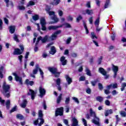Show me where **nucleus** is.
<instances>
[{
  "instance_id": "obj_17",
  "label": "nucleus",
  "mask_w": 126,
  "mask_h": 126,
  "mask_svg": "<svg viewBox=\"0 0 126 126\" xmlns=\"http://www.w3.org/2000/svg\"><path fill=\"white\" fill-rule=\"evenodd\" d=\"M72 126H78V121L75 117L72 119Z\"/></svg>"
},
{
  "instance_id": "obj_59",
  "label": "nucleus",
  "mask_w": 126,
  "mask_h": 126,
  "mask_svg": "<svg viewBox=\"0 0 126 126\" xmlns=\"http://www.w3.org/2000/svg\"><path fill=\"white\" fill-rule=\"evenodd\" d=\"M105 103L107 106H110L111 102H110V101H109V100H106L105 101Z\"/></svg>"
},
{
  "instance_id": "obj_19",
  "label": "nucleus",
  "mask_w": 126,
  "mask_h": 126,
  "mask_svg": "<svg viewBox=\"0 0 126 126\" xmlns=\"http://www.w3.org/2000/svg\"><path fill=\"white\" fill-rule=\"evenodd\" d=\"M65 77L66 78V80L67 82L68 85L71 84V82H72V79H71V78H70L68 75H66L65 76Z\"/></svg>"
},
{
  "instance_id": "obj_48",
  "label": "nucleus",
  "mask_w": 126,
  "mask_h": 126,
  "mask_svg": "<svg viewBox=\"0 0 126 126\" xmlns=\"http://www.w3.org/2000/svg\"><path fill=\"white\" fill-rule=\"evenodd\" d=\"M46 11H47V13L50 11L51 10V6H49L48 5H46L45 8Z\"/></svg>"
},
{
  "instance_id": "obj_64",
  "label": "nucleus",
  "mask_w": 126,
  "mask_h": 126,
  "mask_svg": "<svg viewBox=\"0 0 126 126\" xmlns=\"http://www.w3.org/2000/svg\"><path fill=\"white\" fill-rule=\"evenodd\" d=\"M69 101H70L69 97H66L65 101V104H68V103H69Z\"/></svg>"
},
{
  "instance_id": "obj_5",
  "label": "nucleus",
  "mask_w": 126,
  "mask_h": 126,
  "mask_svg": "<svg viewBox=\"0 0 126 126\" xmlns=\"http://www.w3.org/2000/svg\"><path fill=\"white\" fill-rule=\"evenodd\" d=\"M19 47L21 49H19V48H16L15 49V50L13 52V55H21L22 53H23V51H24V47L22 45H20Z\"/></svg>"
},
{
  "instance_id": "obj_7",
  "label": "nucleus",
  "mask_w": 126,
  "mask_h": 126,
  "mask_svg": "<svg viewBox=\"0 0 126 126\" xmlns=\"http://www.w3.org/2000/svg\"><path fill=\"white\" fill-rule=\"evenodd\" d=\"M12 75H14V76L15 77V79L16 81H17V82H19V84H20L21 85H22V84H23V83L22 82V77L18 76V75H17V73H16V72L13 73Z\"/></svg>"
},
{
  "instance_id": "obj_6",
  "label": "nucleus",
  "mask_w": 126,
  "mask_h": 126,
  "mask_svg": "<svg viewBox=\"0 0 126 126\" xmlns=\"http://www.w3.org/2000/svg\"><path fill=\"white\" fill-rule=\"evenodd\" d=\"M48 70L50 72H52L53 74H55L56 77H59L61 73L58 72V69L55 67H48Z\"/></svg>"
},
{
  "instance_id": "obj_63",
  "label": "nucleus",
  "mask_w": 126,
  "mask_h": 126,
  "mask_svg": "<svg viewBox=\"0 0 126 126\" xmlns=\"http://www.w3.org/2000/svg\"><path fill=\"white\" fill-rule=\"evenodd\" d=\"M85 80V77L81 76L79 78V81H84Z\"/></svg>"
},
{
  "instance_id": "obj_15",
  "label": "nucleus",
  "mask_w": 126,
  "mask_h": 126,
  "mask_svg": "<svg viewBox=\"0 0 126 126\" xmlns=\"http://www.w3.org/2000/svg\"><path fill=\"white\" fill-rule=\"evenodd\" d=\"M61 27H63V26H50L48 27V29L49 31L51 30H57L58 28H61Z\"/></svg>"
},
{
  "instance_id": "obj_4",
  "label": "nucleus",
  "mask_w": 126,
  "mask_h": 126,
  "mask_svg": "<svg viewBox=\"0 0 126 126\" xmlns=\"http://www.w3.org/2000/svg\"><path fill=\"white\" fill-rule=\"evenodd\" d=\"M50 16H51V18L52 20H54V22L50 23L51 24H53L54 23H57V22H59V18L57 17V16L55 15V13L54 11H49V12H47Z\"/></svg>"
},
{
  "instance_id": "obj_35",
  "label": "nucleus",
  "mask_w": 126,
  "mask_h": 126,
  "mask_svg": "<svg viewBox=\"0 0 126 126\" xmlns=\"http://www.w3.org/2000/svg\"><path fill=\"white\" fill-rule=\"evenodd\" d=\"M109 3H110V0H106L104 5L105 8H108V6H109Z\"/></svg>"
},
{
  "instance_id": "obj_16",
  "label": "nucleus",
  "mask_w": 126,
  "mask_h": 126,
  "mask_svg": "<svg viewBox=\"0 0 126 126\" xmlns=\"http://www.w3.org/2000/svg\"><path fill=\"white\" fill-rule=\"evenodd\" d=\"M60 62L62 65H66V63H67V61H66V60H65V57H64V56H62L60 58Z\"/></svg>"
},
{
  "instance_id": "obj_43",
  "label": "nucleus",
  "mask_w": 126,
  "mask_h": 126,
  "mask_svg": "<svg viewBox=\"0 0 126 126\" xmlns=\"http://www.w3.org/2000/svg\"><path fill=\"white\" fill-rule=\"evenodd\" d=\"M58 14L59 16L62 17L63 15V12L62 10H58Z\"/></svg>"
},
{
  "instance_id": "obj_30",
  "label": "nucleus",
  "mask_w": 126,
  "mask_h": 126,
  "mask_svg": "<svg viewBox=\"0 0 126 126\" xmlns=\"http://www.w3.org/2000/svg\"><path fill=\"white\" fill-rule=\"evenodd\" d=\"M100 23V18H97L94 22V25L96 27L99 26V23Z\"/></svg>"
},
{
  "instance_id": "obj_61",
  "label": "nucleus",
  "mask_w": 126,
  "mask_h": 126,
  "mask_svg": "<svg viewBox=\"0 0 126 126\" xmlns=\"http://www.w3.org/2000/svg\"><path fill=\"white\" fill-rule=\"evenodd\" d=\"M89 21L90 22V23L91 24H92V23H93V17H91L89 19Z\"/></svg>"
},
{
  "instance_id": "obj_45",
  "label": "nucleus",
  "mask_w": 126,
  "mask_h": 126,
  "mask_svg": "<svg viewBox=\"0 0 126 126\" xmlns=\"http://www.w3.org/2000/svg\"><path fill=\"white\" fill-rule=\"evenodd\" d=\"M4 102H5V100L2 99L1 97H0V103L1 105H3V106H4Z\"/></svg>"
},
{
  "instance_id": "obj_60",
  "label": "nucleus",
  "mask_w": 126,
  "mask_h": 126,
  "mask_svg": "<svg viewBox=\"0 0 126 126\" xmlns=\"http://www.w3.org/2000/svg\"><path fill=\"white\" fill-rule=\"evenodd\" d=\"M70 41H71V37H69L66 40V44H69L70 43Z\"/></svg>"
},
{
  "instance_id": "obj_22",
  "label": "nucleus",
  "mask_w": 126,
  "mask_h": 126,
  "mask_svg": "<svg viewBox=\"0 0 126 126\" xmlns=\"http://www.w3.org/2000/svg\"><path fill=\"white\" fill-rule=\"evenodd\" d=\"M39 69L40 67H39V65H36L35 69L33 70V74H37V72H38V70H39Z\"/></svg>"
},
{
  "instance_id": "obj_38",
  "label": "nucleus",
  "mask_w": 126,
  "mask_h": 126,
  "mask_svg": "<svg viewBox=\"0 0 126 126\" xmlns=\"http://www.w3.org/2000/svg\"><path fill=\"white\" fill-rule=\"evenodd\" d=\"M18 8L19 10H24L25 9V7L23 5H19Z\"/></svg>"
},
{
  "instance_id": "obj_47",
  "label": "nucleus",
  "mask_w": 126,
  "mask_h": 126,
  "mask_svg": "<svg viewBox=\"0 0 126 126\" xmlns=\"http://www.w3.org/2000/svg\"><path fill=\"white\" fill-rule=\"evenodd\" d=\"M40 74L42 78H44V72L42 71V69L39 68Z\"/></svg>"
},
{
  "instance_id": "obj_27",
  "label": "nucleus",
  "mask_w": 126,
  "mask_h": 126,
  "mask_svg": "<svg viewBox=\"0 0 126 126\" xmlns=\"http://www.w3.org/2000/svg\"><path fill=\"white\" fill-rule=\"evenodd\" d=\"M4 67L3 66H1L0 67V78H2L3 77V75L2 74V71H3V69Z\"/></svg>"
},
{
  "instance_id": "obj_21",
  "label": "nucleus",
  "mask_w": 126,
  "mask_h": 126,
  "mask_svg": "<svg viewBox=\"0 0 126 126\" xmlns=\"http://www.w3.org/2000/svg\"><path fill=\"white\" fill-rule=\"evenodd\" d=\"M27 105V100L26 99H24L23 101V102L20 104V106L22 108H26V105Z\"/></svg>"
},
{
  "instance_id": "obj_57",
  "label": "nucleus",
  "mask_w": 126,
  "mask_h": 126,
  "mask_svg": "<svg viewBox=\"0 0 126 126\" xmlns=\"http://www.w3.org/2000/svg\"><path fill=\"white\" fill-rule=\"evenodd\" d=\"M98 88L99 90H103V85H102V84L98 83Z\"/></svg>"
},
{
  "instance_id": "obj_49",
  "label": "nucleus",
  "mask_w": 126,
  "mask_h": 126,
  "mask_svg": "<svg viewBox=\"0 0 126 126\" xmlns=\"http://www.w3.org/2000/svg\"><path fill=\"white\" fill-rule=\"evenodd\" d=\"M82 19V16L81 15H79L76 19V22H79L80 20Z\"/></svg>"
},
{
  "instance_id": "obj_36",
  "label": "nucleus",
  "mask_w": 126,
  "mask_h": 126,
  "mask_svg": "<svg viewBox=\"0 0 126 126\" xmlns=\"http://www.w3.org/2000/svg\"><path fill=\"white\" fill-rule=\"evenodd\" d=\"M126 87V83H123L122 85V88L121 89V91H124L125 90V88Z\"/></svg>"
},
{
  "instance_id": "obj_20",
  "label": "nucleus",
  "mask_w": 126,
  "mask_h": 126,
  "mask_svg": "<svg viewBox=\"0 0 126 126\" xmlns=\"http://www.w3.org/2000/svg\"><path fill=\"white\" fill-rule=\"evenodd\" d=\"M99 72L102 74V75H106V74H107V72L102 67L99 68Z\"/></svg>"
},
{
  "instance_id": "obj_55",
  "label": "nucleus",
  "mask_w": 126,
  "mask_h": 126,
  "mask_svg": "<svg viewBox=\"0 0 126 126\" xmlns=\"http://www.w3.org/2000/svg\"><path fill=\"white\" fill-rule=\"evenodd\" d=\"M14 40H15V41H16V42H19V40L18 39V37H17V35H15L14 36Z\"/></svg>"
},
{
  "instance_id": "obj_52",
  "label": "nucleus",
  "mask_w": 126,
  "mask_h": 126,
  "mask_svg": "<svg viewBox=\"0 0 126 126\" xmlns=\"http://www.w3.org/2000/svg\"><path fill=\"white\" fill-rule=\"evenodd\" d=\"M72 99L76 103H77V104H79V100H78V98L77 97H73Z\"/></svg>"
},
{
  "instance_id": "obj_50",
  "label": "nucleus",
  "mask_w": 126,
  "mask_h": 126,
  "mask_svg": "<svg viewBox=\"0 0 126 126\" xmlns=\"http://www.w3.org/2000/svg\"><path fill=\"white\" fill-rule=\"evenodd\" d=\"M17 110V106H15L11 110V113L15 112Z\"/></svg>"
},
{
  "instance_id": "obj_26",
  "label": "nucleus",
  "mask_w": 126,
  "mask_h": 126,
  "mask_svg": "<svg viewBox=\"0 0 126 126\" xmlns=\"http://www.w3.org/2000/svg\"><path fill=\"white\" fill-rule=\"evenodd\" d=\"M15 31V26H10L9 27V32L11 34H13Z\"/></svg>"
},
{
  "instance_id": "obj_58",
  "label": "nucleus",
  "mask_w": 126,
  "mask_h": 126,
  "mask_svg": "<svg viewBox=\"0 0 126 126\" xmlns=\"http://www.w3.org/2000/svg\"><path fill=\"white\" fill-rule=\"evenodd\" d=\"M38 42H37V41H36V44H35V47H34V52H38V47H37V45H38Z\"/></svg>"
},
{
  "instance_id": "obj_34",
  "label": "nucleus",
  "mask_w": 126,
  "mask_h": 126,
  "mask_svg": "<svg viewBox=\"0 0 126 126\" xmlns=\"http://www.w3.org/2000/svg\"><path fill=\"white\" fill-rule=\"evenodd\" d=\"M17 119H19V120H23L24 117L21 114H17L16 115Z\"/></svg>"
},
{
  "instance_id": "obj_62",
  "label": "nucleus",
  "mask_w": 126,
  "mask_h": 126,
  "mask_svg": "<svg viewBox=\"0 0 126 126\" xmlns=\"http://www.w3.org/2000/svg\"><path fill=\"white\" fill-rule=\"evenodd\" d=\"M112 88H113L114 89L117 88V87H118V84H117L116 83L115 84H112Z\"/></svg>"
},
{
  "instance_id": "obj_2",
  "label": "nucleus",
  "mask_w": 126,
  "mask_h": 126,
  "mask_svg": "<svg viewBox=\"0 0 126 126\" xmlns=\"http://www.w3.org/2000/svg\"><path fill=\"white\" fill-rule=\"evenodd\" d=\"M3 91L2 93L3 94L5 97L7 98H9L10 97V94H9V90H10V86L9 85L6 84L5 81H4L2 85Z\"/></svg>"
},
{
  "instance_id": "obj_10",
  "label": "nucleus",
  "mask_w": 126,
  "mask_h": 126,
  "mask_svg": "<svg viewBox=\"0 0 126 126\" xmlns=\"http://www.w3.org/2000/svg\"><path fill=\"white\" fill-rule=\"evenodd\" d=\"M48 39H49V35H46L44 37L42 38V36H39L37 38V43H39V41H41L42 43H46V41H48Z\"/></svg>"
},
{
  "instance_id": "obj_3",
  "label": "nucleus",
  "mask_w": 126,
  "mask_h": 126,
  "mask_svg": "<svg viewBox=\"0 0 126 126\" xmlns=\"http://www.w3.org/2000/svg\"><path fill=\"white\" fill-rule=\"evenodd\" d=\"M38 118L34 122V126H41L44 124V119H43V111L42 110H39L38 111Z\"/></svg>"
},
{
  "instance_id": "obj_39",
  "label": "nucleus",
  "mask_w": 126,
  "mask_h": 126,
  "mask_svg": "<svg viewBox=\"0 0 126 126\" xmlns=\"http://www.w3.org/2000/svg\"><path fill=\"white\" fill-rule=\"evenodd\" d=\"M32 19L36 21L39 19V16L38 15H35L34 16H32Z\"/></svg>"
},
{
  "instance_id": "obj_1",
  "label": "nucleus",
  "mask_w": 126,
  "mask_h": 126,
  "mask_svg": "<svg viewBox=\"0 0 126 126\" xmlns=\"http://www.w3.org/2000/svg\"><path fill=\"white\" fill-rule=\"evenodd\" d=\"M86 118L88 119V120H89V119H90V117L94 118V119L92 120V123H93V124L96 125V126H100V123L99 122L100 119L96 116V113H95V111H93V110H92V108H91L90 109V115L89 114H87L86 115Z\"/></svg>"
},
{
  "instance_id": "obj_25",
  "label": "nucleus",
  "mask_w": 126,
  "mask_h": 126,
  "mask_svg": "<svg viewBox=\"0 0 126 126\" xmlns=\"http://www.w3.org/2000/svg\"><path fill=\"white\" fill-rule=\"evenodd\" d=\"M25 83L27 85H31V86H32L34 84V82L32 81H30L29 79H27L26 80Z\"/></svg>"
},
{
  "instance_id": "obj_31",
  "label": "nucleus",
  "mask_w": 126,
  "mask_h": 126,
  "mask_svg": "<svg viewBox=\"0 0 126 126\" xmlns=\"http://www.w3.org/2000/svg\"><path fill=\"white\" fill-rule=\"evenodd\" d=\"M5 105L6 108H7V109H9V107L10 106V100H7L6 102Z\"/></svg>"
},
{
  "instance_id": "obj_44",
  "label": "nucleus",
  "mask_w": 126,
  "mask_h": 126,
  "mask_svg": "<svg viewBox=\"0 0 126 126\" xmlns=\"http://www.w3.org/2000/svg\"><path fill=\"white\" fill-rule=\"evenodd\" d=\"M103 59V57L100 56L97 61L98 64H101V63H102V60Z\"/></svg>"
},
{
  "instance_id": "obj_32",
  "label": "nucleus",
  "mask_w": 126,
  "mask_h": 126,
  "mask_svg": "<svg viewBox=\"0 0 126 126\" xmlns=\"http://www.w3.org/2000/svg\"><path fill=\"white\" fill-rule=\"evenodd\" d=\"M30 5H35V2H34L33 1H30L27 5V7H29V6H30Z\"/></svg>"
},
{
  "instance_id": "obj_54",
  "label": "nucleus",
  "mask_w": 126,
  "mask_h": 126,
  "mask_svg": "<svg viewBox=\"0 0 126 126\" xmlns=\"http://www.w3.org/2000/svg\"><path fill=\"white\" fill-rule=\"evenodd\" d=\"M91 38L92 39H94V38H95V39H97V36L96 35H95V34L94 33V32H92L91 33Z\"/></svg>"
},
{
  "instance_id": "obj_40",
  "label": "nucleus",
  "mask_w": 126,
  "mask_h": 126,
  "mask_svg": "<svg viewBox=\"0 0 126 126\" xmlns=\"http://www.w3.org/2000/svg\"><path fill=\"white\" fill-rule=\"evenodd\" d=\"M84 27L86 30V34H88L89 33V31H88V29L87 28V26H86V24L85 23H84Z\"/></svg>"
},
{
  "instance_id": "obj_23",
  "label": "nucleus",
  "mask_w": 126,
  "mask_h": 126,
  "mask_svg": "<svg viewBox=\"0 0 126 126\" xmlns=\"http://www.w3.org/2000/svg\"><path fill=\"white\" fill-rule=\"evenodd\" d=\"M56 47H55V46H52L51 48L50 54L51 55H55V54H56Z\"/></svg>"
},
{
  "instance_id": "obj_51",
  "label": "nucleus",
  "mask_w": 126,
  "mask_h": 126,
  "mask_svg": "<svg viewBox=\"0 0 126 126\" xmlns=\"http://www.w3.org/2000/svg\"><path fill=\"white\" fill-rule=\"evenodd\" d=\"M116 124L117 125H118V123H119V122L121 121V118H119V115H116Z\"/></svg>"
},
{
  "instance_id": "obj_56",
  "label": "nucleus",
  "mask_w": 126,
  "mask_h": 126,
  "mask_svg": "<svg viewBox=\"0 0 126 126\" xmlns=\"http://www.w3.org/2000/svg\"><path fill=\"white\" fill-rule=\"evenodd\" d=\"M86 6L87 7H88V8H91V5L90 4V1H88L87 2L86 5Z\"/></svg>"
},
{
  "instance_id": "obj_37",
  "label": "nucleus",
  "mask_w": 126,
  "mask_h": 126,
  "mask_svg": "<svg viewBox=\"0 0 126 126\" xmlns=\"http://www.w3.org/2000/svg\"><path fill=\"white\" fill-rule=\"evenodd\" d=\"M120 115L122 117L124 118L126 117V113L124 111L120 112Z\"/></svg>"
},
{
  "instance_id": "obj_41",
  "label": "nucleus",
  "mask_w": 126,
  "mask_h": 126,
  "mask_svg": "<svg viewBox=\"0 0 126 126\" xmlns=\"http://www.w3.org/2000/svg\"><path fill=\"white\" fill-rule=\"evenodd\" d=\"M96 99V101H98V102H102V101H103V97L101 96H97Z\"/></svg>"
},
{
  "instance_id": "obj_11",
  "label": "nucleus",
  "mask_w": 126,
  "mask_h": 126,
  "mask_svg": "<svg viewBox=\"0 0 126 126\" xmlns=\"http://www.w3.org/2000/svg\"><path fill=\"white\" fill-rule=\"evenodd\" d=\"M40 24L42 26V30L43 31H46V27L45 25H46V20H45V18H41L40 19Z\"/></svg>"
},
{
  "instance_id": "obj_9",
  "label": "nucleus",
  "mask_w": 126,
  "mask_h": 126,
  "mask_svg": "<svg viewBox=\"0 0 126 126\" xmlns=\"http://www.w3.org/2000/svg\"><path fill=\"white\" fill-rule=\"evenodd\" d=\"M36 94H37V91H34L33 90L29 89L28 94L31 96V99L33 100L36 97Z\"/></svg>"
},
{
  "instance_id": "obj_42",
  "label": "nucleus",
  "mask_w": 126,
  "mask_h": 126,
  "mask_svg": "<svg viewBox=\"0 0 126 126\" xmlns=\"http://www.w3.org/2000/svg\"><path fill=\"white\" fill-rule=\"evenodd\" d=\"M115 38H116V33L113 32L111 35V39L112 41H115Z\"/></svg>"
},
{
  "instance_id": "obj_14",
  "label": "nucleus",
  "mask_w": 126,
  "mask_h": 126,
  "mask_svg": "<svg viewBox=\"0 0 126 126\" xmlns=\"http://www.w3.org/2000/svg\"><path fill=\"white\" fill-rule=\"evenodd\" d=\"M39 93H40V97L42 98L43 96H44L46 94V90L43 88V87L41 86L39 88Z\"/></svg>"
},
{
  "instance_id": "obj_29",
  "label": "nucleus",
  "mask_w": 126,
  "mask_h": 126,
  "mask_svg": "<svg viewBox=\"0 0 126 126\" xmlns=\"http://www.w3.org/2000/svg\"><path fill=\"white\" fill-rule=\"evenodd\" d=\"M4 1L6 3V6H7V7H8V5H9V3L12 5V6H13V3H12V2L11 1H9V0H4Z\"/></svg>"
},
{
  "instance_id": "obj_46",
  "label": "nucleus",
  "mask_w": 126,
  "mask_h": 126,
  "mask_svg": "<svg viewBox=\"0 0 126 126\" xmlns=\"http://www.w3.org/2000/svg\"><path fill=\"white\" fill-rule=\"evenodd\" d=\"M83 125L84 126H87V122L86 121V120H85L84 118H83L82 120Z\"/></svg>"
},
{
  "instance_id": "obj_18",
  "label": "nucleus",
  "mask_w": 126,
  "mask_h": 126,
  "mask_svg": "<svg viewBox=\"0 0 126 126\" xmlns=\"http://www.w3.org/2000/svg\"><path fill=\"white\" fill-rule=\"evenodd\" d=\"M85 12H83V14L85 15V14H88V15H92L93 14V10H89L88 9L85 10Z\"/></svg>"
},
{
  "instance_id": "obj_12",
  "label": "nucleus",
  "mask_w": 126,
  "mask_h": 126,
  "mask_svg": "<svg viewBox=\"0 0 126 126\" xmlns=\"http://www.w3.org/2000/svg\"><path fill=\"white\" fill-rule=\"evenodd\" d=\"M112 70L114 73V75H113L114 78H116L117 77V74L118 71H119V67L117 66H115L114 64H112Z\"/></svg>"
},
{
  "instance_id": "obj_13",
  "label": "nucleus",
  "mask_w": 126,
  "mask_h": 126,
  "mask_svg": "<svg viewBox=\"0 0 126 126\" xmlns=\"http://www.w3.org/2000/svg\"><path fill=\"white\" fill-rule=\"evenodd\" d=\"M61 31H58L54 32L51 36L50 37V39L51 40V41H54V40H56L57 39V36H58V34H60Z\"/></svg>"
},
{
  "instance_id": "obj_33",
  "label": "nucleus",
  "mask_w": 126,
  "mask_h": 126,
  "mask_svg": "<svg viewBox=\"0 0 126 126\" xmlns=\"http://www.w3.org/2000/svg\"><path fill=\"white\" fill-rule=\"evenodd\" d=\"M86 72L87 75H89V76H91V72H90V70H89L88 68H86Z\"/></svg>"
},
{
  "instance_id": "obj_53",
  "label": "nucleus",
  "mask_w": 126,
  "mask_h": 126,
  "mask_svg": "<svg viewBox=\"0 0 126 126\" xmlns=\"http://www.w3.org/2000/svg\"><path fill=\"white\" fill-rule=\"evenodd\" d=\"M56 84L57 85H58V86H60V84H61V79H57V80H56Z\"/></svg>"
},
{
  "instance_id": "obj_24",
  "label": "nucleus",
  "mask_w": 126,
  "mask_h": 126,
  "mask_svg": "<svg viewBox=\"0 0 126 126\" xmlns=\"http://www.w3.org/2000/svg\"><path fill=\"white\" fill-rule=\"evenodd\" d=\"M61 2V0H53V1L51 3L52 5H58Z\"/></svg>"
},
{
  "instance_id": "obj_28",
  "label": "nucleus",
  "mask_w": 126,
  "mask_h": 126,
  "mask_svg": "<svg viewBox=\"0 0 126 126\" xmlns=\"http://www.w3.org/2000/svg\"><path fill=\"white\" fill-rule=\"evenodd\" d=\"M63 96V94H60L59 96L58 97L57 99V104H60L61 103V101H62V97Z\"/></svg>"
},
{
  "instance_id": "obj_8",
  "label": "nucleus",
  "mask_w": 126,
  "mask_h": 126,
  "mask_svg": "<svg viewBox=\"0 0 126 126\" xmlns=\"http://www.w3.org/2000/svg\"><path fill=\"white\" fill-rule=\"evenodd\" d=\"M63 107H61L57 108L55 111L56 117H58V116H63Z\"/></svg>"
}]
</instances>
